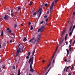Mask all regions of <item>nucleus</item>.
<instances>
[{
  "mask_svg": "<svg viewBox=\"0 0 75 75\" xmlns=\"http://www.w3.org/2000/svg\"><path fill=\"white\" fill-rule=\"evenodd\" d=\"M31 62V63L30 64V68H32L33 66V62H34L33 60V58H30L29 61H28V63H30Z\"/></svg>",
  "mask_w": 75,
  "mask_h": 75,
  "instance_id": "nucleus-1",
  "label": "nucleus"
},
{
  "mask_svg": "<svg viewBox=\"0 0 75 75\" xmlns=\"http://www.w3.org/2000/svg\"><path fill=\"white\" fill-rule=\"evenodd\" d=\"M45 27V25L42 26L38 30V32H40V33H42L43 32V29Z\"/></svg>",
  "mask_w": 75,
  "mask_h": 75,
  "instance_id": "nucleus-2",
  "label": "nucleus"
},
{
  "mask_svg": "<svg viewBox=\"0 0 75 75\" xmlns=\"http://www.w3.org/2000/svg\"><path fill=\"white\" fill-rule=\"evenodd\" d=\"M40 35H38L37 36V39H35L34 42H35L37 41V42H39L40 40Z\"/></svg>",
  "mask_w": 75,
  "mask_h": 75,
  "instance_id": "nucleus-3",
  "label": "nucleus"
},
{
  "mask_svg": "<svg viewBox=\"0 0 75 75\" xmlns=\"http://www.w3.org/2000/svg\"><path fill=\"white\" fill-rule=\"evenodd\" d=\"M4 18L5 20H8V16L7 15H5V17H4Z\"/></svg>",
  "mask_w": 75,
  "mask_h": 75,
  "instance_id": "nucleus-4",
  "label": "nucleus"
},
{
  "mask_svg": "<svg viewBox=\"0 0 75 75\" xmlns=\"http://www.w3.org/2000/svg\"><path fill=\"white\" fill-rule=\"evenodd\" d=\"M21 50L20 51V50H17V51H16L17 53H16V57H17V56H18V55L19 54V53L21 52Z\"/></svg>",
  "mask_w": 75,
  "mask_h": 75,
  "instance_id": "nucleus-5",
  "label": "nucleus"
},
{
  "mask_svg": "<svg viewBox=\"0 0 75 75\" xmlns=\"http://www.w3.org/2000/svg\"><path fill=\"white\" fill-rule=\"evenodd\" d=\"M21 50L20 51V50H17V51H16L17 53H16V57H17V56H18V55L19 54V53L21 52Z\"/></svg>",
  "mask_w": 75,
  "mask_h": 75,
  "instance_id": "nucleus-6",
  "label": "nucleus"
},
{
  "mask_svg": "<svg viewBox=\"0 0 75 75\" xmlns=\"http://www.w3.org/2000/svg\"><path fill=\"white\" fill-rule=\"evenodd\" d=\"M52 10H53V6H51L50 7V13L51 14V12H52Z\"/></svg>",
  "mask_w": 75,
  "mask_h": 75,
  "instance_id": "nucleus-7",
  "label": "nucleus"
},
{
  "mask_svg": "<svg viewBox=\"0 0 75 75\" xmlns=\"http://www.w3.org/2000/svg\"><path fill=\"white\" fill-rule=\"evenodd\" d=\"M35 53V50H34L33 51V52L32 53V57H31V58H33V60H34V55Z\"/></svg>",
  "mask_w": 75,
  "mask_h": 75,
  "instance_id": "nucleus-8",
  "label": "nucleus"
},
{
  "mask_svg": "<svg viewBox=\"0 0 75 75\" xmlns=\"http://www.w3.org/2000/svg\"><path fill=\"white\" fill-rule=\"evenodd\" d=\"M11 40H10L9 41V42H10V43H11V42H12V41H13V37H11L10 40V39H11Z\"/></svg>",
  "mask_w": 75,
  "mask_h": 75,
  "instance_id": "nucleus-9",
  "label": "nucleus"
},
{
  "mask_svg": "<svg viewBox=\"0 0 75 75\" xmlns=\"http://www.w3.org/2000/svg\"><path fill=\"white\" fill-rule=\"evenodd\" d=\"M41 13H42L41 11H40V12L39 14V16H38V18H40V16H41Z\"/></svg>",
  "mask_w": 75,
  "mask_h": 75,
  "instance_id": "nucleus-10",
  "label": "nucleus"
},
{
  "mask_svg": "<svg viewBox=\"0 0 75 75\" xmlns=\"http://www.w3.org/2000/svg\"><path fill=\"white\" fill-rule=\"evenodd\" d=\"M64 38H63L61 42V41H59L60 44H62V42H63V41H64Z\"/></svg>",
  "mask_w": 75,
  "mask_h": 75,
  "instance_id": "nucleus-11",
  "label": "nucleus"
},
{
  "mask_svg": "<svg viewBox=\"0 0 75 75\" xmlns=\"http://www.w3.org/2000/svg\"><path fill=\"white\" fill-rule=\"evenodd\" d=\"M39 11H38L37 12H35L33 13V16H35L36 15V14L39 12Z\"/></svg>",
  "mask_w": 75,
  "mask_h": 75,
  "instance_id": "nucleus-12",
  "label": "nucleus"
},
{
  "mask_svg": "<svg viewBox=\"0 0 75 75\" xmlns=\"http://www.w3.org/2000/svg\"><path fill=\"white\" fill-rule=\"evenodd\" d=\"M72 32L70 31L69 34V36H71V35H72Z\"/></svg>",
  "mask_w": 75,
  "mask_h": 75,
  "instance_id": "nucleus-13",
  "label": "nucleus"
},
{
  "mask_svg": "<svg viewBox=\"0 0 75 75\" xmlns=\"http://www.w3.org/2000/svg\"><path fill=\"white\" fill-rule=\"evenodd\" d=\"M65 29H64L62 33V35L64 34V33H65Z\"/></svg>",
  "mask_w": 75,
  "mask_h": 75,
  "instance_id": "nucleus-14",
  "label": "nucleus"
},
{
  "mask_svg": "<svg viewBox=\"0 0 75 75\" xmlns=\"http://www.w3.org/2000/svg\"><path fill=\"white\" fill-rule=\"evenodd\" d=\"M48 67H49V66H48L47 68L45 67L44 68V69H45L44 71H47V68H48Z\"/></svg>",
  "mask_w": 75,
  "mask_h": 75,
  "instance_id": "nucleus-15",
  "label": "nucleus"
},
{
  "mask_svg": "<svg viewBox=\"0 0 75 75\" xmlns=\"http://www.w3.org/2000/svg\"><path fill=\"white\" fill-rule=\"evenodd\" d=\"M30 71H31V72H34V70H33V68H30Z\"/></svg>",
  "mask_w": 75,
  "mask_h": 75,
  "instance_id": "nucleus-16",
  "label": "nucleus"
},
{
  "mask_svg": "<svg viewBox=\"0 0 75 75\" xmlns=\"http://www.w3.org/2000/svg\"><path fill=\"white\" fill-rule=\"evenodd\" d=\"M54 63H55V60H53V62H52V66H54Z\"/></svg>",
  "mask_w": 75,
  "mask_h": 75,
  "instance_id": "nucleus-17",
  "label": "nucleus"
},
{
  "mask_svg": "<svg viewBox=\"0 0 75 75\" xmlns=\"http://www.w3.org/2000/svg\"><path fill=\"white\" fill-rule=\"evenodd\" d=\"M26 40H27V39H26V38L25 37L24 38L23 40V41H24V42Z\"/></svg>",
  "mask_w": 75,
  "mask_h": 75,
  "instance_id": "nucleus-18",
  "label": "nucleus"
},
{
  "mask_svg": "<svg viewBox=\"0 0 75 75\" xmlns=\"http://www.w3.org/2000/svg\"><path fill=\"white\" fill-rule=\"evenodd\" d=\"M33 30V27L32 25H30V30Z\"/></svg>",
  "mask_w": 75,
  "mask_h": 75,
  "instance_id": "nucleus-19",
  "label": "nucleus"
},
{
  "mask_svg": "<svg viewBox=\"0 0 75 75\" xmlns=\"http://www.w3.org/2000/svg\"><path fill=\"white\" fill-rule=\"evenodd\" d=\"M31 54V53H30V52H28V56H30V54Z\"/></svg>",
  "mask_w": 75,
  "mask_h": 75,
  "instance_id": "nucleus-20",
  "label": "nucleus"
},
{
  "mask_svg": "<svg viewBox=\"0 0 75 75\" xmlns=\"http://www.w3.org/2000/svg\"><path fill=\"white\" fill-rule=\"evenodd\" d=\"M72 25L71 26L70 28L69 29V31H71V29H72Z\"/></svg>",
  "mask_w": 75,
  "mask_h": 75,
  "instance_id": "nucleus-21",
  "label": "nucleus"
},
{
  "mask_svg": "<svg viewBox=\"0 0 75 75\" xmlns=\"http://www.w3.org/2000/svg\"><path fill=\"white\" fill-rule=\"evenodd\" d=\"M54 4V1H53L52 2V5L51 6H53Z\"/></svg>",
  "mask_w": 75,
  "mask_h": 75,
  "instance_id": "nucleus-22",
  "label": "nucleus"
},
{
  "mask_svg": "<svg viewBox=\"0 0 75 75\" xmlns=\"http://www.w3.org/2000/svg\"><path fill=\"white\" fill-rule=\"evenodd\" d=\"M32 4H33V2H32V1H31L29 4V5H30V6H31V5H32Z\"/></svg>",
  "mask_w": 75,
  "mask_h": 75,
  "instance_id": "nucleus-23",
  "label": "nucleus"
},
{
  "mask_svg": "<svg viewBox=\"0 0 75 75\" xmlns=\"http://www.w3.org/2000/svg\"><path fill=\"white\" fill-rule=\"evenodd\" d=\"M6 43H4L3 44V46H4V47H5V46H6Z\"/></svg>",
  "mask_w": 75,
  "mask_h": 75,
  "instance_id": "nucleus-24",
  "label": "nucleus"
},
{
  "mask_svg": "<svg viewBox=\"0 0 75 75\" xmlns=\"http://www.w3.org/2000/svg\"><path fill=\"white\" fill-rule=\"evenodd\" d=\"M18 49H17V50H18V51H21V48H20V47H18Z\"/></svg>",
  "mask_w": 75,
  "mask_h": 75,
  "instance_id": "nucleus-25",
  "label": "nucleus"
},
{
  "mask_svg": "<svg viewBox=\"0 0 75 75\" xmlns=\"http://www.w3.org/2000/svg\"><path fill=\"white\" fill-rule=\"evenodd\" d=\"M55 55V54H54L53 55L52 58V59L51 60V61H52V59H53V58H54V56Z\"/></svg>",
  "mask_w": 75,
  "mask_h": 75,
  "instance_id": "nucleus-26",
  "label": "nucleus"
},
{
  "mask_svg": "<svg viewBox=\"0 0 75 75\" xmlns=\"http://www.w3.org/2000/svg\"><path fill=\"white\" fill-rule=\"evenodd\" d=\"M3 32L2 31L1 32V37H2V36H3Z\"/></svg>",
  "mask_w": 75,
  "mask_h": 75,
  "instance_id": "nucleus-27",
  "label": "nucleus"
},
{
  "mask_svg": "<svg viewBox=\"0 0 75 75\" xmlns=\"http://www.w3.org/2000/svg\"><path fill=\"white\" fill-rule=\"evenodd\" d=\"M11 17H13V13H11Z\"/></svg>",
  "mask_w": 75,
  "mask_h": 75,
  "instance_id": "nucleus-28",
  "label": "nucleus"
},
{
  "mask_svg": "<svg viewBox=\"0 0 75 75\" xmlns=\"http://www.w3.org/2000/svg\"><path fill=\"white\" fill-rule=\"evenodd\" d=\"M9 33H11V30H9L8 31Z\"/></svg>",
  "mask_w": 75,
  "mask_h": 75,
  "instance_id": "nucleus-29",
  "label": "nucleus"
},
{
  "mask_svg": "<svg viewBox=\"0 0 75 75\" xmlns=\"http://www.w3.org/2000/svg\"><path fill=\"white\" fill-rule=\"evenodd\" d=\"M35 39V37H33L31 39L33 41V40H34Z\"/></svg>",
  "mask_w": 75,
  "mask_h": 75,
  "instance_id": "nucleus-30",
  "label": "nucleus"
},
{
  "mask_svg": "<svg viewBox=\"0 0 75 75\" xmlns=\"http://www.w3.org/2000/svg\"><path fill=\"white\" fill-rule=\"evenodd\" d=\"M17 25L15 24L14 25V27L15 28H16L17 27Z\"/></svg>",
  "mask_w": 75,
  "mask_h": 75,
  "instance_id": "nucleus-31",
  "label": "nucleus"
},
{
  "mask_svg": "<svg viewBox=\"0 0 75 75\" xmlns=\"http://www.w3.org/2000/svg\"><path fill=\"white\" fill-rule=\"evenodd\" d=\"M47 6H48V4H45V7H47Z\"/></svg>",
  "mask_w": 75,
  "mask_h": 75,
  "instance_id": "nucleus-32",
  "label": "nucleus"
},
{
  "mask_svg": "<svg viewBox=\"0 0 75 75\" xmlns=\"http://www.w3.org/2000/svg\"><path fill=\"white\" fill-rule=\"evenodd\" d=\"M29 42H33V40L32 39H30V41H29Z\"/></svg>",
  "mask_w": 75,
  "mask_h": 75,
  "instance_id": "nucleus-33",
  "label": "nucleus"
},
{
  "mask_svg": "<svg viewBox=\"0 0 75 75\" xmlns=\"http://www.w3.org/2000/svg\"><path fill=\"white\" fill-rule=\"evenodd\" d=\"M43 23H44V21H43L40 23V24H43Z\"/></svg>",
  "mask_w": 75,
  "mask_h": 75,
  "instance_id": "nucleus-34",
  "label": "nucleus"
},
{
  "mask_svg": "<svg viewBox=\"0 0 75 75\" xmlns=\"http://www.w3.org/2000/svg\"><path fill=\"white\" fill-rule=\"evenodd\" d=\"M13 68L14 69H16V67H15V66H13Z\"/></svg>",
  "mask_w": 75,
  "mask_h": 75,
  "instance_id": "nucleus-35",
  "label": "nucleus"
},
{
  "mask_svg": "<svg viewBox=\"0 0 75 75\" xmlns=\"http://www.w3.org/2000/svg\"><path fill=\"white\" fill-rule=\"evenodd\" d=\"M18 73H20V69H19L18 71Z\"/></svg>",
  "mask_w": 75,
  "mask_h": 75,
  "instance_id": "nucleus-36",
  "label": "nucleus"
},
{
  "mask_svg": "<svg viewBox=\"0 0 75 75\" xmlns=\"http://www.w3.org/2000/svg\"><path fill=\"white\" fill-rule=\"evenodd\" d=\"M20 45H21V43H20L18 45V48H19V47H20Z\"/></svg>",
  "mask_w": 75,
  "mask_h": 75,
  "instance_id": "nucleus-37",
  "label": "nucleus"
},
{
  "mask_svg": "<svg viewBox=\"0 0 75 75\" xmlns=\"http://www.w3.org/2000/svg\"><path fill=\"white\" fill-rule=\"evenodd\" d=\"M74 29H73H73H72V30H71V32H72V33L73 32V31H74Z\"/></svg>",
  "mask_w": 75,
  "mask_h": 75,
  "instance_id": "nucleus-38",
  "label": "nucleus"
},
{
  "mask_svg": "<svg viewBox=\"0 0 75 75\" xmlns=\"http://www.w3.org/2000/svg\"><path fill=\"white\" fill-rule=\"evenodd\" d=\"M72 40H71L70 41V44H71L72 43Z\"/></svg>",
  "mask_w": 75,
  "mask_h": 75,
  "instance_id": "nucleus-39",
  "label": "nucleus"
},
{
  "mask_svg": "<svg viewBox=\"0 0 75 75\" xmlns=\"http://www.w3.org/2000/svg\"><path fill=\"white\" fill-rule=\"evenodd\" d=\"M4 68H5V65H4L3 66V67H2V68L3 69H4Z\"/></svg>",
  "mask_w": 75,
  "mask_h": 75,
  "instance_id": "nucleus-40",
  "label": "nucleus"
},
{
  "mask_svg": "<svg viewBox=\"0 0 75 75\" xmlns=\"http://www.w3.org/2000/svg\"><path fill=\"white\" fill-rule=\"evenodd\" d=\"M57 48L55 52V53H54V54H55V53H56V52H57Z\"/></svg>",
  "mask_w": 75,
  "mask_h": 75,
  "instance_id": "nucleus-41",
  "label": "nucleus"
},
{
  "mask_svg": "<svg viewBox=\"0 0 75 75\" xmlns=\"http://www.w3.org/2000/svg\"><path fill=\"white\" fill-rule=\"evenodd\" d=\"M26 59H29V56H27L26 57Z\"/></svg>",
  "mask_w": 75,
  "mask_h": 75,
  "instance_id": "nucleus-42",
  "label": "nucleus"
},
{
  "mask_svg": "<svg viewBox=\"0 0 75 75\" xmlns=\"http://www.w3.org/2000/svg\"><path fill=\"white\" fill-rule=\"evenodd\" d=\"M48 18H46V22H47V21H48Z\"/></svg>",
  "mask_w": 75,
  "mask_h": 75,
  "instance_id": "nucleus-43",
  "label": "nucleus"
},
{
  "mask_svg": "<svg viewBox=\"0 0 75 75\" xmlns=\"http://www.w3.org/2000/svg\"><path fill=\"white\" fill-rule=\"evenodd\" d=\"M21 73H18V75H20Z\"/></svg>",
  "mask_w": 75,
  "mask_h": 75,
  "instance_id": "nucleus-44",
  "label": "nucleus"
},
{
  "mask_svg": "<svg viewBox=\"0 0 75 75\" xmlns=\"http://www.w3.org/2000/svg\"><path fill=\"white\" fill-rule=\"evenodd\" d=\"M49 14V11L47 12V14Z\"/></svg>",
  "mask_w": 75,
  "mask_h": 75,
  "instance_id": "nucleus-45",
  "label": "nucleus"
},
{
  "mask_svg": "<svg viewBox=\"0 0 75 75\" xmlns=\"http://www.w3.org/2000/svg\"><path fill=\"white\" fill-rule=\"evenodd\" d=\"M66 50L67 52H68V53H69V51L68 50V49H67Z\"/></svg>",
  "mask_w": 75,
  "mask_h": 75,
  "instance_id": "nucleus-46",
  "label": "nucleus"
},
{
  "mask_svg": "<svg viewBox=\"0 0 75 75\" xmlns=\"http://www.w3.org/2000/svg\"><path fill=\"white\" fill-rule=\"evenodd\" d=\"M75 25H74L73 26V29H75Z\"/></svg>",
  "mask_w": 75,
  "mask_h": 75,
  "instance_id": "nucleus-47",
  "label": "nucleus"
},
{
  "mask_svg": "<svg viewBox=\"0 0 75 75\" xmlns=\"http://www.w3.org/2000/svg\"><path fill=\"white\" fill-rule=\"evenodd\" d=\"M13 9H12V10H11V13H13Z\"/></svg>",
  "mask_w": 75,
  "mask_h": 75,
  "instance_id": "nucleus-48",
  "label": "nucleus"
},
{
  "mask_svg": "<svg viewBox=\"0 0 75 75\" xmlns=\"http://www.w3.org/2000/svg\"><path fill=\"white\" fill-rule=\"evenodd\" d=\"M67 60L66 59L64 60V62H67Z\"/></svg>",
  "mask_w": 75,
  "mask_h": 75,
  "instance_id": "nucleus-49",
  "label": "nucleus"
},
{
  "mask_svg": "<svg viewBox=\"0 0 75 75\" xmlns=\"http://www.w3.org/2000/svg\"><path fill=\"white\" fill-rule=\"evenodd\" d=\"M47 16L45 15L44 16V18H47Z\"/></svg>",
  "mask_w": 75,
  "mask_h": 75,
  "instance_id": "nucleus-50",
  "label": "nucleus"
},
{
  "mask_svg": "<svg viewBox=\"0 0 75 75\" xmlns=\"http://www.w3.org/2000/svg\"><path fill=\"white\" fill-rule=\"evenodd\" d=\"M7 30H10V28H7Z\"/></svg>",
  "mask_w": 75,
  "mask_h": 75,
  "instance_id": "nucleus-51",
  "label": "nucleus"
},
{
  "mask_svg": "<svg viewBox=\"0 0 75 75\" xmlns=\"http://www.w3.org/2000/svg\"><path fill=\"white\" fill-rule=\"evenodd\" d=\"M18 10H20V9H21V8H20V7H18Z\"/></svg>",
  "mask_w": 75,
  "mask_h": 75,
  "instance_id": "nucleus-52",
  "label": "nucleus"
},
{
  "mask_svg": "<svg viewBox=\"0 0 75 75\" xmlns=\"http://www.w3.org/2000/svg\"><path fill=\"white\" fill-rule=\"evenodd\" d=\"M71 45H69V48H71Z\"/></svg>",
  "mask_w": 75,
  "mask_h": 75,
  "instance_id": "nucleus-53",
  "label": "nucleus"
},
{
  "mask_svg": "<svg viewBox=\"0 0 75 75\" xmlns=\"http://www.w3.org/2000/svg\"><path fill=\"white\" fill-rule=\"evenodd\" d=\"M69 50L70 51H71V48L70 47V48H69Z\"/></svg>",
  "mask_w": 75,
  "mask_h": 75,
  "instance_id": "nucleus-54",
  "label": "nucleus"
},
{
  "mask_svg": "<svg viewBox=\"0 0 75 75\" xmlns=\"http://www.w3.org/2000/svg\"><path fill=\"white\" fill-rule=\"evenodd\" d=\"M23 49H22V52H21V53H22V52H23Z\"/></svg>",
  "mask_w": 75,
  "mask_h": 75,
  "instance_id": "nucleus-55",
  "label": "nucleus"
},
{
  "mask_svg": "<svg viewBox=\"0 0 75 75\" xmlns=\"http://www.w3.org/2000/svg\"><path fill=\"white\" fill-rule=\"evenodd\" d=\"M30 24H31V22H29V23H28V25H30Z\"/></svg>",
  "mask_w": 75,
  "mask_h": 75,
  "instance_id": "nucleus-56",
  "label": "nucleus"
},
{
  "mask_svg": "<svg viewBox=\"0 0 75 75\" xmlns=\"http://www.w3.org/2000/svg\"><path fill=\"white\" fill-rule=\"evenodd\" d=\"M69 67H67V69H69Z\"/></svg>",
  "mask_w": 75,
  "mask_h": 75,
  "instance_id": "nucleus-57",
  "label": "nucleus"
},
{
  "mask_svg": "<svg viewBox=\"0 0 75 75\" xmlns=\"http://www.w3.org/2000/svg\"><path fill=\"white\" fill-rule=\"evenodd\" d=\"M50 65H51V63H50L49 64L48 66H49H49H50Z\"/></svg>",
  "mask_w": 75,
  "mask_h": 75,
  "instance_id": "nucleus-58",
  "label": "nucleus"
},
{
  "mask_svg": "<svg viewBox=\"0 0 75 75\" xmlns=\"http://www.w3.org/2000/svg\"><path fill=\"white\" fill-rule=\"evenodd\" d=\"M41 8H39V10H40V11H41Z\"/></svg>",
  "mask_w": 75,
  "mask_h": 75,
  "instance_id": "nucleus-59",
  "label": "nucleus"
},
{
  "mask_svg": "<svg viewBox=\"0 0 75 75\" xmlns=\"http://www.w3.org/2000/svg\"><path fill=\"white\" fill-rule=\"evenodd\" d=\"M74 45L75 44V40L74 41V43H73Z\"/></svg>",
  "mask_w": 75,
  "mask_h": 75,
  "instance_id": "nucleus-60",
  "label": "nucleus"
},
{
  "mask_svg": "<svg viewBox=\"0 0 75 75\" xmlns=\"http://www.w3.org/2000/svg\"><path fill=\"white\" fill-rule=\"evenodd\" d=\"M68 42H66V45H68Z\"/></svg>",
  "mask_w": 75,
  "mask_h": 75,
  "instance_id": "nucleus-61",
  "label": "nucleus"
},
{
  "mask_svg": "<svg viewBox=\"0 0 75 75\" xmlns=\"http://www.w3.org/2000/svg\"><path fill=\"white\" fill-rule=\"evenodd\" d=\"M35 10V9L34 8H33L32 11H33Z\"/></svg>",
  "mask_w": 75,
  "mask_h": 75,
  "instance_id": "nucleus-62",
  "label": "nucleus"
},
{
  "mask_svg": "<svg viewBox=\"0 0 75 75\" xmlns=\"http://www.w3.org/2000/svg\"><path fill=\"white\" fill-rule=\"evenodd\" d=\"M45 60H44L43 61H42V62H45Z\"/></svg>",
  "mask_w": 75,
  "mask_h": 75,
  "instance_id": "nucleus-63",
  "label": "nucleus"
},
{
  "mask_svg": "<svg viewBox=\"0 0 75 75\" xmlns=\"http://www.w3.org/2000/svg\"><path fill=\"white\" fill-rule=\"evenodd\" d=\"M75 15V12H74L73 13V15Z\"/></svg>",
  "mask_w": 75,
  "mask_h": 75,
  "instance_id": "nucleus-64",
  "label": "nucleus"
}]
</instances>
